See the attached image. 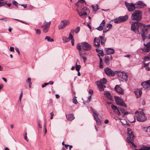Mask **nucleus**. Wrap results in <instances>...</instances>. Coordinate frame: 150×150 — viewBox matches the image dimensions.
Instances as JSON below:
<instances>
[{
    "instance_id": "25",
    "label": "nucleus",
    "mask_w": 150,
    "mask_h": 150,
    "mask_svg": "<svg viewBox=\"0 0 150 150\" xmlns=\"http://www.w3.org/2000/svg\"><path fill=\"white\" fill-rule=\"evenodd\" d=\"M107 54H113L114 52V50L111 48H105V49Z\"/></svg>"
},
{
    "instance_id": "17",
    "label": "nucleus",
    "mask_w": 150,
    "mask_h": 150,
    "mask_svg": "<svg viewBox=\"0 0 150 150\" xmlns=\"http://www.w3.org/2000/svg\"><path fill=\"white\" fill-rule=\"evenodd\" d=\"M142 85L145 89H149L150 88V80L143 82Z\"/></svg>"
},
{
    "instance_id": "61",
    "label": "nucleus",
    "mask_w": 150,
    "mask_h": 150,
    "mask_svg": "<svg viewBox=\"0 0 150 150\" xmlns=\"http://www.w3.org/2000/svg\"><path fill=\"white\" fill-rule=\"evenodd\" d=\"M108 122H109V121L107 119L105 120L104 121V123L105 124H108Z\"/></svg>"
},
{
    "instance_id": "4",
    "label": "nucleus",
    "mask_w": 150,
    "mask_h": 150,
    "mask_svg": "<svg viewBox=\"0 0 150 150\" xmlns=\"http://www.w3.org/2000/svg\"><path fill=\"white\" fill-rule=\"evenodd\" d=\"M106 40V39L104 37L100 36L99 38L96 37L94 39V46L96 47H99L100 46V42L101 45H103Z\"/></svg>"
},
{
    "instance_id": "39",
    "label": "nucleus",
    "mask_w": 150,
    "mask_h": 150,
    "mask_svg": "<svg viewBox=\"0 0 150 150\" xmlns=\"http://www.w3.org/2000/svg\"><path fill=\"white\" fill-rule=\"evenodd\" d=\"M120 110L122 113H123L124 115H125L126 114H127L128 112H127L123 108H121L120 109Z\"/></svg>"
},
{
    "instance_id": "8",
    "label": "nucleus",
    "mask_w": 150,
    "mask_h": 150,
    "mask_svg": "<svg viewBox=\"0 0 150 150\" xmlns=\"http://www.w3.org/2000/svg\"><path fill=\"white\" fill-rule=\"evenodd\" d=\"M70 23V21L68 19H64L62 20L58 26L59 30L62 29L69 25Z\"/></svg>"
},
{
    "instance_id": "6",
    "label": "nucleus",
    "mask_w": 150,
    "mask_h": 150,
    "mask_svg": "<svg viewBox=\"0 0 150 150\" xmlns=\"http://www.w3.org/2000/svg\"><path fill=\"white\" fill-rule=\"evenodd\" d=\"M145 39L144 40H143L144 42L147 41L148 42L146 44L144 43V46L143 47L141 48V49L143 52L148 53L150 52V34L147 38Z\"/></svg>"
},
{
    "instance_id": "31",
    "label": "nucleus",
    "mask_w": 150,
    "mask_h": 150,
    "mask_svg": "<svg viewBox=\"0 0 150 150\" xmlns=\"http://www.w3.org/2000/svg\"><path fill=\"white\" fill-rule=\"evenodd\" d=\"M85 3V0H79L77 2L76 4V5L79 6L84 4Z\"/></svg>"
},
{
    "instance_id": "37",
    "label": "nucleus",
    "mask_w": 150,
    "mask_h": 150,
    "mask_svg": "<svg viewBox=\"0 0 150 150\" xmlns=\"http://www.w3.org/2000/svg\"><path fill=\"white\" fill-rule=\"evenodd\" d=\"M45 40H47L49 42H52L54 41L53 39L52 38L48 36H46L45 38Z\"/></svg>"
},
{
    "instance_id": "53",
    "label": "nucleus",
    "mask_w": 150,
    "mask_h": 150,
    "mask_svg": "<svg viewBox=\"0 0 150 150\" xmlns=\"http://www.w3.org/2000/svg\"><path fill=\"white\" fill-rule=\"evenodd\" d=\"M25 135L24 137V139L25 140H26L27 141H28V139H27V133L26 132H25Z\"/></svg>"
},
{
    "instance_id": "3",
    "label": "nucleus",
    "mask_w": 150,
    "mask_h": 150,
    "mask_svg": "<svg viewBox=\"0 0 150 150\" xmlns=\"http://www.w3.org/2000/svg\"><path fill=\"white\" fill-rule=\"evenodd\" d=\"M135 115L137 120L139 122H144L147 119L146 116L142 110L141 111H136Z\"/></svg>"
},
{
    "instance_id": "40",
    "label": "nucleus",
    "mask_w": 150,
    "mask_h": 150,
    "mask_svg": "<svg viewBox=\"0 0 150 150\" xmlns=\"http://www.w3.org/2000/svg\"><path fill=\"white\" fill-rule=\"evenodd\" d=\"M47 132V130L46 129V125L45 123L44 124V131H43V133H44V136H45V135L46 134Z\"/></svg>"
},
{
    "instance_id": "27",
    "label": "nucleus",
    "mask_w": 150,
    "mask_h": 150,
    "mask_svg": "<svg viewBox=\"0 0 150 150\" xmlns=\"http://www.w3.org/2000/svg\"><path fill=\"white\" fill-rule=\"evenodd\" d=\"M105 62L107 65H108L109 64V61L112 59V57L111 56H106L105 57Z\"/></svg>"
},
{
    "instance_id": "23",
    "label": "nucleus",
    "mask_w": 150,
    "mask_h": 150,
    "mask_svg": "<svg viewBox=\"0 0 150 150\" xmlns=\"http://www.w3.org/2000/svg\"><path fill=\"white\" fill-rule=\"evenodd\" d=\"M96 83L100 91H104V88L105 87V86L103 85L102 84H100L99 81L96 82Z\"/></svg>"
},
{
    "instance_id": "7",
    "label": "nucleus",
    "mask_w": 150,
    "mask_h": 150,
    "mask_svg": "<svg viewBox=\"0 0 150 150\" xmlns=\"http://www.w3.org/2000/svg\"><path fill=\"white\" fill-rule=\"evenodd\" d=\"M142 12L139 10L135 11L132 14L131 18L133 20L139 21L142 18Z\"/></svg>"
},
{
    "instance_id": "43",
    "label": "nucleus",
    "mask_w": 150,
    "mask_h": 150,
    "mask_svg": "<svg viewBox=\"0 0 150 150\" xmlns=\"http://www.w3.org/2000/svg\"><path fill=\"white\" fill-rule=\"evenodd\" d=\"M91 110L92 112L93 113V115L94 117L95 116H96L97 117L98 115L97 114V113L92 108H91Z\"/></svg>"
},
{
    "instance_id": "51",
    "label": "nucleus",
    "mask_w": 150,
    "mask_h": 150,
    "mask_svg": "<svg viewBox=\"0 0 150 150\" xmlns=\"http://www.w3.org/2000/svg\"><path fill=\"white\" fill-rule=\"evenodd\" d=\"M23 92H21L20 95L19 97V100L20 102L21 101V98L23 96Z\"/></svg>"
},
{
    "instance_id": "33",
    "label": "nucleus",
    "mask_w": 150,
    "mask_h": 150,
    "mask_svg": "<svg viewBox=\"0 0 150 150\" xmlns=\"http://www.w3.org/2000/svg\"><path fill=\"white\" fill-rule=\"evenodd\" d=\"M62 39L63 42L64 43L67 42L70 40V38H69V37L68 38H67L65 36H63L62 37Z\"/></svg>"
},
{
    "instance_id": "12",
    "label": "nucleus",
    "mask_w": 150,
    "mask_h": 150,
    "mask_svg": "<svg viewBox=\"0 0 150 150\" xmlns=\"http://www.w3.org/2000/svg\"><path fill=\"white\" fill-rule=\"evenodd\" d=\"M76 11L79 16L83 18V16L87 15V12L88 11V10L86 7H85L81 9V12L79 11L77 9H76Z\"/></svg>"
},
{
    "instance_id": "5",
    "label": "nucleus",
    "mask_w": 150,
    "mask_h": 150,
    "mask_svg": "<svg viewBox=\"0 0 150 150\" xmlns=\"http://www.w3.org/2000/svg\"><path fill=\"white\" fill-rule=\"evenodd\" d=\"M144 28L142 30L141 35L142 39L144 40L145 38H147L148 36H147L148 33H150V24L147 25L146 26L144 24Z\"/></svg>"
},
{
    "instance_id": "57",
    "label": "nucleus",
    "mask_w": 150,
    "mask_h": 150,
    "mask_svg": "<svg viewBox=\"0 0 150 150\" xmlns=\"http://www.w3.org/2000/svg\"><path fill=\"white\" fill-rule=\"evenodd\" d=\"M88 93L91 94H92L93 93V91L92 90L90 89L89 90Z\"/></svg>"
},
{
    "instance_id": "21",
    "label": "nucleus",
    "mask_w": 150,
    "mask_h": 150,
    "mask_svg": "<svg viewBox=\"0 0 150 150\" xmlns=\"http://www.w3.org/2000/svg\"><path fill=\"white\" fill-rule=\"evenodd\" d=\"M111 108L113 110L114 112L116 114L118 115L120 114V112L119 110L116 106L113 105H111Z\"/></svg>"
},
{
    "instance_id": "2",
    "label": "nucleus",
    "mask_w": 150,
    "mask_h": 150,
    "mask_svg": "<svg viewBox=\"0 0 150 150\" xmlns=\"http://www.w3.org/2000/svg\"><path fill=\"white\" fill-rule=\"evenodd\" d=\"M127 134L128 137H127V141L131 147H136V145L133 142L134 138V134L133 131L130 128L127 129Z\"/></svg>"
},
{
    "instance_id": "28",
    "label": "nucleus",
    "mask_w": 150,
    "mask_h": 150,
    "mask_svg": "<svg viewBox=\"0 0 150 150\" xmlns=\"http://www.w3.org/2000/svg\"><path fill=\"white\" fill-rule=\"evenodd\" d=\"M112 27V25L110 23L107 24L106 25V28H105L104 29L103 33H105L108 31Z\"/></svg>"
},
{
    "instance_id": "52",
    "label": "nucleus",
    "mask_w": 150,
    "mask_h": 150,
    "mask_svg": "<svg viewBox=\"0 0 150 150\" xmlns=\"http://www.w3.org/2000/svg\"><path fill=\"white\" fill-rule=\"evenodd\" d=\"M9 50L11 52H13L14 51V48L13 47H10Z\"/></svg>"
},
{
    "instance_id": "38",
    "label": "nucleus",
    "mask_w": 150,
    "mask_h": 150,
    "mask_svg": "<svg viewBox=\"0 0 150 150\" xmlns=\"http://www.w3.org/2000/svg\"><path fill=\"white\" fill-rule=\"evenodd\" d=\"M91 7L93 11H96L98 9V5L97 4H96L95 6L92 5Z\"/></svg>"
},
{
    "instance_id": "15",
    "label": "nucleus",
    "mask_w": 150,
    "mask_h": 150,
    "mask_svg": "<svg viewBox=\"0 0 150 150\" xmlns=\"http://www.w3.org/2000/svg\"><path fill=\"white\" fill-rule=\"evenodd\" d=\"M125 4L129 11L132 12L135 9V6L133 4L128 3L125 1Z\"/></svg>"
},
{
    "instance_id": "62",
    "label": "nucleus",
    "mask_w": 150,
    "mask_h": 150,
    "mask_svg": "<svg viewBox=\"0 0 150 150\" xmlns=\"http://www.w3.org/2000/svg\"><path fill=\"white\" fill-rule=\"evenodd\" d=\"M98 55L100 57V64H102V59L100 58L99 55Z\"/></svg>"
},
{
    "instance_id": "35",
    "label": "nucleus",
    "mask_w": 150,
    "mask_h": 150,
    "mask_svg": "<svg viewBox=\"0 0 150 150\" xmlns=\"http://www.w3.org/2000/svg\"><path fill=\"white\" fill-rule=\"evenodd\" d=\"M150 146H143L139 150H150Z\"/></svg>"
},
{
    "instance_id": "10",
    "label": "nucleus",
    "mask_w": 150,
    "mask_h": 150,
    "mask_svg": "<svg viewBox=\"0 0 150 150\" xmlns=\"http://www.w3.org/2000/svg\"><path fill=\"white\" fill-rule=\"evenodd\" d=\"M128 17L127 15H126L124 16H120L115 19L114 22L115 23L125 22L128 19Z\"/></svg>"
},
{
    "instance_id": "34",
    "label": "nucleus",
    "mask_w": 150,
    "mask_h": 150,
    "mask_svg": "<svg viewBox=\"0 0 150 150\" xmlns=\"http://www.w3.org/2000/svg\"><path fill=\"white\" fill-rule=\"evenodd\" d=\"M129 120L131 122H135V118L134 116L132 115L129 118Z\"/></svg>"
},
{
    "instance_id": "20",
    "label": "nucleus",
    "mask_w": 150,
    "mask_h": 150,
    "mask_svg": "<svg viewBox=\"0 0 150 150\" xmlns=\"http://www.w3.org/2000/svg\"><path fill=\"white\" fill-rule=\"evenodd\" d=\"M115 91L119 94H122L123 93L122 89L119 85H116L115 87Z\"/></svg>"
},
{
    "instance_id": "58",
    "label": "nucleus",
    "mask_w": 150,
    "mask_h": 150,
    "mask_svg": "<svg viewBox=\"0 0 150 150\" xmlns=\"http://www.w3.org/2000/svg\"><path fill=\"white\" fill-rule=\"evenodd\" d=\"M15 50H16V51L18 53V54L19 55L20 54V51H19L18 48H16L15 49Z\"/></svg>"
},
{
    "instance_id": "50",
    "label": "nucleus",
    "mask_w": 150,
    "mask_h": 150,
    "mask_svg": "<svg viewBox=\"0 0 150 150\" xmlns=\"http://www.w3.org/2000/svg\"><path fill=\"white\" fill-rule=\"evenodd\" d=\"M6 4L4 2L0 1V7Z\"/></svg>"
},
{
    "instance_id": "59",
    "label": "nucleus",
    "mask_w": 150,
    "mask_h": 150,
    "mask_svg": "<svg viewBox=\"0 0 150 150\" xmlns=\"http://www.w3.org/2000/svg\"><path fill=\"white\" fill-rule=\"evenodd\" d=\"M91 95H90L88 97V102H89L90 101L91 99Z\"/></svg>"
},
{
    "instance_id": "19",
    "label": "nucleus",
    "mask_w": 150,
    "mask_h": 150,
    "mask_svg": "<svg viewBox=\"0 0 150 150\" xmlns=\"http://www.w3.org/2000/svg\"><path fill=\"white\" fill-rule=\"evenodd\" d=\"M74 35V30L72 29L70 30L69 34V38H70V40H71V43L73 46L74 45V39L73 36Z\"/></svg>"
},
{
    "instance_id": "42",
    "label": "nucleus",
    "mask_w": 150,
    "mask_h": 150,
    "mask_svg": "<svg viewBox=\"0 0 150 150\" xmlns=\"http://www.w3.org/2000/svg\"><path fill=\"white\" fill-rule=\"evenodd\" d=\"M81 68V66L80 65H78L77 64H76L75 66V68L76 70L79 71L80 69Z\"/></svg>"
},
{
    "instance_id": "9",
    "label": "nucleus",
    "mask_w": 150,
    "mask_h": 150,
    "mask_svg": "<svg viewBox=\"0 0 150 150\" xmlns=\"http://www.w3.org/2000/svg\"><path fill=\"white\" fill-rule=\"evenodd\" d=\"M115 98L116 103L117 105L125 107H127V105L118 96H115Z\"/></svg>"
},
{
    "instance_id": "54",
    "label": "nucleus",
    "mask_w": 150,
    "mask_h": 150,
    "mask_svg": "<svg viewBox=\"0 0 150 150\" xmlns=\"http://www.w3.org/2000/svg\"><path fill=\"white\" fill-rule=\"evenodd\" d=\"M31 79L30 78H28L27 80V81L28 82L29 84H32V83L31 82Z\"/></svg>"
},
{
    "instance_id": "48",
    "label": "nucleus",
    "mask_w": 150,
    "mask_h": 150,
    "mask_svg": "<svg viewBox=\"0 0 150 150\" xmlns=\"http://www.w3.org/2000/svg\"><path fill=\"white\" fill-rule=\"evenodd\" d=\"M79 53L80 56L81 57H83L86 54V53H83L81 51H80L79 52Z\"/></svg>"
},
{
    "instance_id": "36",
    "label": "nucleus",
    "mask_w": 150,
    "mask_h": 150,
    "mask_svg": "<svg viewBox=\"0 0 150 150\" xmlns=\"http://www.w3.org/2000/svg\"><path fill=\"white\" fill-rule=\"evenodd\" d=\"M100 82V84H105L106 83L107 81L106 79L105 78H103V79H101L100 81H99Z\"/></svg>"
},
{
    "instance_id": "1",
    "label": "nucleus",
    "mask_w": 150,
    "mask_h": 150,
    "mask_svg": "<svg viewBox=\"0 0 150 150\" xmlns=\"http://www.w3.org/2000/svg\"><path fill=\"white\" fill-rule=\"evenodd\" d=\"M144 24L140 23L134 22L132 24L131 26V30L135 33L141 34L142 30L144 28Z\"/></svg>"
},
{
    "instance_id": "46",
    "label": "nucleus",
    "mask_w": 150,
    "mask_h": 150,
    "mask_svg": "<svg viewBox=\"0 0 150 150\" xmlns=\"http://www.w3.org/2000/svg\"><path fill=\"white\" fill-rule=\"evenodd\" d=\"M35 30L36 31V34L38 35H40L41 33V31L39 29H35Z\"/></svg>"
},
{
    "instance_id": "32",
    "label": "nucleus",
    "mask_w": 150,
    "mask_h": 150,
    "mask_svg": "<svg viewBox=\"0 0 150 150\" xmlns=\"http://www.w3.org/2000/svg\"><path fill=\"white\" fill-rule=\"evenodd\" d=\"M94 118L96 121L97 124L98 125H100L101 124V121L100 119L98 117V115H97V117H96V116H95Z\"/></svg>"
},
{
    "instance_id": "29",
    "label": "nucleus",
    "mask_w": 150,
    "mask_h": 150,
    "mask_svg": "<svg viewBox=\"0 0 150 150\" xmlns=\"http://www.w3.org/2000/svg\"><path fill=\"white\" fill-rule=\"evenodd\" d=\"M105 23V21L104 20H103L100 24L99 26L97 28V29L99 30H102L103 29V27Z\"/></svg>"
},
{
    "instance_id": "16",
    "label": "nucleus",
    "mask_w": 150,
    "mask_h": 150,
    "mask_svg": "<svg viewBox=\"0 0 150 150\" xmlns=\"http://www.w3.org/2000/svg\"><path fill=\"white\" fill-rule=\"evenodd\" d=\"M105 74L108 76H113L114 75V72L110 69L107 67L104 69Z\"/></svg>"
},
{
    "instance_id": "18",
    "label": "nucleus",
    "mask_w": 150,
    "mask_h": 150,
    "mask_svg": "<svg viewBox=\"0 0 150 150\" xmlns=\"http://www.w3.org/2000/svg\"><path fill=\"white\" fill-rule=\"evenodd\" d=\"M143 59L144 61L142 62V64L143 65L144 67H146L147 66H149L150 62H149L146 63L145 62L149 61V60H150V57L148 56L144 57L143 58Z\"/></svg>"
},
{
    "instance_id": "47",
    "label": "nucleus",
    "mask_w": 150,
    "mask_h": 150,
    "mask_svg": "<svg viewBox=\"0 0 150 150\" xmlns=\"http://www.w3.org/2000/svg\"><path fill=\"white\" fill-rule=\"evenodd\" d=\"M80 30V28L79 27H77L75 29V30H74V32L76 33H78Z\"/></svg>"
},
{
    "instance_id": "26",
    "label": "nucleus",
    "mask_w": 150,
    "mask_h": 150,
    "mask_svg": "<svg viewBox=\"0 0 150 150\" xmlns=\"http://www.w3.org/2000/svg\"><path fill=\"white\" fill-rule=\"evenodd\" d=\"M104 95L108 99L112 100L113 98L111 97L110 93L109 92L105 91L104 92Z\"/></svg>"
},
{
    "instance_id": "64",
    "label": "nucleus",
    "mask_w": 150,
    "mask_h": 150,
    "mask_svg": "<svg viewBox=\"0 0 150 150\" xmlns=\"http://www.w3.org/2000/svg\"><path fill=\"white\" fill-rule=\"evenodd\" d=\"M13 3L16 6L18 4V3L16 1H13Z\"/></svg>"
},
{
    "instance_id": "41",
    "label": "nucleus",
    "mask_w": 150,
    "mask_h": 150,
    "mask_svg": "<svg viewBox=\"0 0 150 150\" xmlns=\"http://www.w3.org/2000/svg\"><path fill=\"white\" fill-rule=\"evenodd\" d=\"M97 52L101 56H103L104 55V53L103 50H96Z\"/></svg>"
},
{
    "instance_id": "55",
    "label": "nucleus",
    "mask_w": 150,
    "mask_h": 150,
    "mask_svg": "<svg viewBox=\"0 0 150 150\" xmlns=\"http://www.w3.org/2000/svg\"><path fill=\"white\" fill-rule=\"evenodd\" d=\"M48 84H49V83H45L43 84L42 85V88H43V87H45V86H46Z\"/></svg>"
},
{
    "instance_id": "11",
    "label": "nucleus",
    "mask_w": 150,
    "mask_h": 150,
    "mask_svg": "<svg viewBox=\"0 0 150 150\" xmlns=\"http://www.w3.org/2000/svg\"><path fill=\"white\" fill-rule=\"evenodd\" d=\"M50 22H46L45 21L43 22L42 25V30L43 32L47 33L49 29L50 25Z\"/></svg>"
},
{
    "instance_id": "49",
    "label": "nucleus",
    "mask_w": 150,
    "mask_h": 150,
    "mask_svg": "<svg viewBox=\"0 0 150 150\" xmlns=\"http://www.w3.org/2000/svg\"><path fill=\"white\" fill-rule=\"evenodd\" d=\"M77 49L79 50H81V45H80L79 44H78L77 47H76Z\"/></svg>"
},
{
    "instance_id": "63",
    "label": "nucleus",
    "mask_w": 150,
    "mask_h": 150,
    "mask_svg": "<svg viewBox=\"0 0 150 150\" xmlns=\"http://www.w3.org/2000/svg\"><path fill=\"white\" fill-rule=\"evenodd\" d=\"M21 6H22L24 7V8H27V5H23V4H22L21 5Z\"/></svg>"
},
{
    "instance_id": "30",
    "label": "nucleus",
    "mask_w": 150,
    "mask_h": 150,
    "mask_svg": "<svg viewBox=\"0 0 150 150\" xmlns=\"http://www.w3.org/2000/svg\"><path fill=\"white\" fill-rule=\"evenodd\" d=\"M66 117L67 119L69 121H71L74 118V115L72 114L66 115Z\"/></svg>"
},
{
    "instance_id": "44",
    "label": "nucleus",
    "mask_w": 150,
    "mask_h": 150,
    "mask_svg": "<svg viewBox=\"0 0 150 150\" xmlns=\"http://www.w3.org/2000/svg\"><path fill=\"white\" fill-rule=\"evenodd\" d=\"M76 97L75 96L74 98L73 99V102L75 104H76L78 103V101L76 99Z\"/></svg>"
},
{
    "instance_id": "22",
    "label": "nucleus",
    "mask_w": 150,
    "mask_h": 150,
    "mask_svg": "<svg viewBox=\"0 0 150 150\" xmlns=\"http://www.w3.org/2000/svg\"><path fill=\"white\" fill-rule=\"evenodd\" d=\"M134 93L137 98H139L142 93V90L141 89H136L134 91Z\"/></svg>"
},
{
    "instance_id": "56",
    "label": "nucleus",
    "mask_w": 150,
    "mask_h": 150,
    "mask_svg": "<svg viewBox=\"0 0 150 150\" xmlns=\"http://www.w3.org/2000/svg\"><path fill=\"white\" fill-rule=\"evenodd\" d=\"M147 66V67H145L146 70L148 71L150 70V68Z\"/></svg>"
},
{
    "instance_id": "60",
    "label": "nucleus",
    "mask_w": 150,
    "mask_h": 150,
    "mask_svg": "<svg viewBox=\"0 0 150 150\" xmlns=\"http://www.w3.org/2000/svg\"><path fill=\"white\" fill-rule=\"evenodd\" d=\"M82 57L83 60L84 62L85 63L86 60V58L84 56L83 57Z\"/></svg>"
},
{
    "instance_id": "45",
    "label": "nucleus",
    "mask_w": 150,
    "mask_h": 150,
    "mask_svg": "<svg viewBox=\"0 0 150 150\" xmlns=\"http://www.w3.org/2000/svg\"><path fill=\"white\" fill-rule=\"evenodd\" d=\"M146 132L150 136V126L147 128L146 130Z\"/></svg>"
},
{
    "instance_id": "14",
    "label": "nucleus",
    "mask_w": 150,
    "mask_h": 150,
    "mask_svg": "<svg viewBox=\"0 0 150 150\" xmlns=\"http://www.w3.org/2000/svg\"><path fill=\"white\" fill-rule=\"evenodd\" d=\"M117 75L119 77L123 79L125 81H127V75L124 72L119 71Z\"/></svg>"
},
{
    "instance_id": "13",
    "label": "nucleus",
    "mask_w": 150,
    "mask_h": 150,
    "mask_svg": "<svg viewBox=\"0 0 150 150\" xmlns=\"http://www.w3.org/2000/svg\"><path fill=\"white\" fill-rule=\"evenodd\" d=\"M81 47L83 50L86 51L89 50L91 48V45L86 42H83L81 43Z\"/></svg>"
},
{
    "instance_id": "24",
    "label": "nucleus",
    "mask_w": 150,
    "mask_h": 150,
    "mask_svg": "<svg viewBox=\"0 0 150 150\" xmlns=\"http://www.w3.org/2000/svg\"><path fill=\"white\" fill-rule=\"evenodd\" d=\"M137 7L140 8L143 7L145 6V4L141 1H137L135 4Z\"/></svg>"
}]
</instances>
